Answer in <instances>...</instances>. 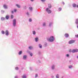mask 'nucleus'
<instances>
[{"instance_id":"36","label":"nucleus","mask_w":78,"mask_h":78,"mask_svg":"<svg viewBox=\"0 0 78 78\" xmlns=\"http://www.w3.org/2000/svg\"><path fill=\"white\" fill-rule=\"evenodd\" d=\"M29 21H30V22H31V19H29Z\"/></svg>"},{"instance_id":"39","label":"nucleus","mask_w":78,"mask_h":78,"mask_svg":"<svg viewBox=\"0 0 78 78\" xmlns=\"http://www.w3.org/2000/svg\"><path fill=\"white\" fill-rule=\"evenodd\" d=\"M51 23H50V24H49V26H50H50H51Z\"/></svg>"},{"instance_id":"31","label":"nucleus","mask_w":78,"mask_h":78,"mask_svg":"<svg viewBox=\"0 0 78 78\" xmlns=\"http://www.w3.org/2000/svg\"><path fill=\"white\" fill-rule=\"evenodd\" d=\"M75 37H78V34L77 35H75Z\"/></svg>"},{"instance_id":"28","label":"nucleus","mask_w":78,"mask_h":78,"mask_svg":"<svg viewBox=\"0 0 78 78\" xmlns=\"http://www.w3.org/2000/svg\"><path fill=\"white\" fill-rule=\"evenodd\" d=\"M33 34H36V33L35 32V31H33Z\"/></svg>"},{"instance_id":"26","label":"nucleus","mask_w":78,"mask_h":78,"mask_svg":"<svg viewBox=\"0 0 78 78\" xmlns=\"http://www.w3.org/2000/svg\"><path fill=\"white\" fill-rule=\"evenodd\" d=\"M15 69L16 70H19V68H18V67H16Z\"/></svg>"},{"instance_id":"40","label":"nucleus","mask_w":78,"mask_h":78,"mask_svg":"<svg viewBox=\"0 0 78 78\" xmlns=\"http://www.w3.org/2000/svg\"><path fill=\"white\" fill-rule=\"evenodd\" d=\"M12 13H14V12L13 11H12Z\"/></svg>"},{"instance_id":"5","label":"nucleus","mask_w":78,"mask_h":78,"mask_svg":"<svg viewBox=\"0 0 78 78\" xmlns=\"http://www.w3.org/2000/svg\"><path fill=\"white\" fill-rule=\"evenodd\" d=\"M78 50L77 49H74L72 51L73 53H75V52H78Z\"/></svg>"},{"instance_id":"37","label":"nucleus","mask_w":78,"mask_h":78,"mask_svg":"<svg viewBox=\"0 0 78 78\" xmlns=\"http://www.w3.org/2000/svg\"><path fill=\"white\" fill-rule=\"evenodd\" d=\"M37 76H38L37 74H36V76H35V77H37Z\"/></svg>"},{"instance_id":"1","label":"nucleus","mask_w":78,"mask_h":78,"mask_svg":"<svg viewBox=\"0 0 78 78\" xmlns=\"http://www.w3.org/2000/svg\"><path fill=\"white\" fill-rule=\"evenodd\" d=\"M55 40V37L53 36H52L50 37L49 39L48 40V41L49 42H53V41Z\"/></svg>"},{"instance_id":"12","label":"nucleus","mask_w":78,"mask_h":78,"mask_svg":"<svg viewBox=\"0 0 78 78\" xmlns=\"http://www.w3.org/2000/svg\"><path fill=\"white\" fill-rule=\"evenodd\" d=\"M76 23L77 25H78V19H76Z\"/></svg>"},{"instance_id":"45","label":"nucleus","mask_w":78,"mask_h":78,"mask_svg":"<svg viewBox=\"0 0 78 78\" xmlns=\"http://www.w3.org/2000/svg\"><path fill=\"white\" fill-rule=\"evenodd\" d=\"M63 5H64V4H65L63 2Z\"/></svg>"},{"instance_id":"11","label":"nucleus","mask_w":78,"mask_h":78,"mask_svg":"<svg viewBox=\"0 0 78 78\" xmlns=\"http://www.w3.org/2000/svg\"><path fill=\"white\" fill-rule=\"evenodd\" d=\"M27 55H24L23 56V59H26V58H27Z\"/></svg>"},{"instance_id":"17","label":"nucleus","mask_w":78,"mask_h":78,"mask_svg":"<svg viewBox=\"0 0 78 78\" xmlns=\"http://www.w3.org/2000/svg\"><path fill=\"white\" fill-rule=\"evenodd\" d=\"M22 78H27V76H25V75H23V76H22Z\"/></svg>"},{"instance_id":"16","label":"nucleus","mask_w":78,"mask_h":78,"mask_svg":"<svg viewBox=\"0 0 78 78\" xmlns=\"http://www.w3.org/2000/svg\"><path fill=\"white\" fill-rule=\"evenodd\" d=\"M35 41L36 42H37L38 41V38L37 37L35 38Z\"/></svg>"},{"instance_id":"9","label":"nucleus","mask_w":78,"mask_h":78,"mask_svg":"<svg viewBox=\"0 0 78 78\" xmlns=\"http://www.w3.org/2000/svg\"><path fill=\"white\" fill-rule=\"evenodd\" d=\"M1 20L2 21H3V20H5V18L3 17H2L1 18Z\"/></svg>"},{"instance_id":"15","label":"nucleus","mask_w":78,"mask_h":78,"mask_svg":"<svg viewBox=\"0 0 78 78\" xmlns=\"http://www.w3.org/2000/svg\"><path fill=\"white\" fill-rule=\"evenodd\" d=\"M5 18L7 20L8 19H9V16H6L5 17Z\"/></svg>"},{"instance_id":"22","label":"nucleus","mask_w":78,"mask_h":78,"mask_svg":"<svg viewBox=\"0 0 78 78\" xmlns=\"http://www.w3.org/2000/svg\"><path fill=\"white\" fill-rule=\"evenodd\" d=\"M13 17H14V16H13V15H11V19H13Z\"/></svg>"},{"instance_id":"27","label":"nucleus","mask_w":78,"mask_h":78,"mask_svg":"<svg viewBox=\"0 0 78 78\" xmlns=\"http://www.w3.org/2000/svg\"><path fill=\"white\" fill-rule=\"evenodd\" d=\"M43 25L44 27H45V26L46 25V24H45V23H43Z\"/></svg>"},{"instance_id":"4","label":"nucleus","mask_w":78,"mask_h":78,"mask_svg":"<svg viewBox=\"0 0 78 78\" xmlns=\"http://www.w3.org/2000/svg\"><path fill=\"white\" fill-rule=\"evenodd\" d=\"M75 42V40H70L69 41V44H73V43H74V42Z\"/></svg>"},{"instance_id":"3","label":"nucleus","mask_w":78,"mask_h":78,"mask_svg":"<svg viewBox=\"0 0 78 78\" xmlns=\"http://www.w3.org/2000/svg\"><path fill=\"white\" fill-rule=\"evenodd\" d=\"M46 11L47 12H48V14H50L51 12V10L49 9L48 8H47L46 9Z\"/></svg>"},{"instance_id":"35","label":"nucleus","mask_w":78,"mask_h":78,"mask_svg":"<svg viewBox=\"0 0 78 78\" xmlns=\"http://www.w3.org/2000/svg\"><path fill=\"white\" fill-rule=\"evenodd\" d=\"M69 52H72V50H71V49H70L69 50Z\"/></svg>"},{"instance_id":"33","label":"nucleus","mask_w":78,"mask_h":78,"mask_svg":"<svg viewBox=\"0 0 78 78\" xmlns=\"http://www.w3.org/2000/svg\"><path fill=\"white\" fill-rule=\"evenodd\" d=\"M14 12H16V11H17V10L16 9H14Z\"/></svg>"},{"instance_id":"19","label":"nucleus","mask_w":78,"mask_h":78,"mask_svg":"<svg viewBox=\"0 0 78 78\" xmlns=\"http://www.w3.org/2000/svg\"><path fill=\"white\" fill-rule=\"evenodd\" d=\"M22 51H20L19 53V54L20 55H21V54H22Z\"/></svg>"},{"instance_id":"29","label":"nucleus","mask_w":78,"mask_h":78,"mask_svg":"<svg viewBox=\"0 0 78 78\" xmlns=\"http://www.w3.org/2000/svg\"><path fill=\"white\" fill-rule=\"evenodd\" d=\"M30 56H33V53H31L30 54Z\"/></svg>"},{"instance_id":"7","label":"nucleus","mask_w":78,"mask_h":78,"mask_svg":"<svg viewBox=\"0 0 78 78\" xmlns=\"http://www.w3.org/2000/svg\"><path fill=\"white\" fill-rule=\"evenodd\" d=\"M3 7H4V8L5 9H7L8 8V6L5 4L4 5Z\"/></svg>"},{"instance_id":"41","label":"nucleus","mask_w":78,"mask_h":78,"mask_svg":"<svg viewBox=\"0 0 78 78\" xmlns=\"http://www.w3.org/2000/svg\"><path fill=\"white\" fill-rule=\"evenodd\" d=\"M27 15H28V12H27Z\"/></svg>"},{"instance_id":"8","label":"nucleus","mask_w":78,"mask_h":78,"mask_svg":"<svg viewBox=\"0 0 78 78\" xmlns=\"http://www.w3.org/2000/svg\"><path fill=\"white\" fill-rule=\"evenodd\" d=\"M65 36L66 37H69V34H65Z\"/></svg>"},{"instance_id":"20","label":"nucleus","mask_w":78,"mask_h":78,"mask_svg":"<svg viewBox=\"0 0 78 78\" xmlns=\"http://www.w3.org/2000/svg\"><path fill=\"white\" fill-rule=\"evenodd\" d=\"M29 9H30V10H32V9H33V8L31 7H29Z\"/></svg>"},{"instance_id":"18","label":"nucleus","mask_w":78,"mask_h":78,"mask_svg":"<svg viewBox=\"0 0 78 78\" xmlns=\"http://www.w3.org/2000/svg\"><path fill=\"white\" fill-rule=\"evenodd\" d=\"M29 49H33V47H32L31 46H30L29 47Z\"/></svg>"},{"instance_id":"44","label":"nucleus","mask_w":78,"mask_h":78,"mask_svg":"<svg viewBox=\"0 0 78 78\" xmlns=\"http://www.w3.org/2000/svg\"><path fill=\"white\" fill-rule=\"evenodd\" d=\"M31 1L32 2H33V0H31Z\"/></svg>"},{"instance_id":"38","label":"nucleus","mask_w":78,"mask_h":78,"mask_svg":"<svg viewBox=\"0 0 78 78\" xmlns=\"http://www.w3.org/2000/svg\"><path fill=\"white\" fill-rule=\"evenodd\" d=\"M66 56L67 57H68L69 56V54H67Z\"/></svg>"},{"instance_id":"10","label":"nucleus","mask_w":78,"mask_h":78,"mask_svg":"<svg viewBox=\"0 0 78 78\" xmlns=\"http://www.w3.org/2000/svg\"><path fill=\"white\" fill-rule=\"evenodd\" d=\"M48 7L49 8H50H50H51V5L50 4H49Z\"/></svg>"},{"instance_id":"34","label":"nucleus","mask_w":78,"mask_h":78,"mask_svg":"<svg viewBox=\"0 0 78 78\" xmlns=\"http://www.w3.org/2000/svg\"><path fill=\"white\" fill-rule=\"evenodd\" d=\"M41 2H45V0H41Z\"/></svg>"},{"instance_id":"13","label":"nucleus","mask_w":78,"mask_h":78,"mask_svg":"<svg viewBox=\"0 0 78 78\" xmlns=\"http://www.w3.org/2000/svg\"><path fill=\"white\" fill-rule=\"evenodd\" d=\"M73 6L74 8H75L76 6V4L74 3L73 4Z\"/></svg>"},{"instance_id":"32","label":"nucleus","mask_w":78,"mask_h":78,"mask_svg":"<svg viewBox=\"0 0 78 78\" xmlns=\"http://www.w3.org/2000/svg\"><path fill=\"white\" fill-rule=\"evenodd\" d=\"M55 67L54 66H52V69H54Z\"/></svg>"},{"instance_id":"42","label":"nucleus","mask_w":78,"mask_h":78,"mask_svg":"<svg viewBox=\"0 0 78 78\" xmlns=\"http://www.w3.org/2000/svg\"><path fill=\"white\" fill-rule=\"evenodd\" d=\"M76 7H77V8H78V5H76Z\"/></svg>"},{"instance_id":"6","label":"nucleus","mask_w":78,"mask_h":78,"mask_svg":"<svg viewBox=\"0 0 78 78\" xmlns=\"http://www.w3.org/2000/svg\"><path fill=\"white\" fill-rule=\"evenodd\" d=\"M5 35L6 36H8L9 35V32L8 30H6L5 32Z\"/></svg>"},{"instance_id":"21","label":"nucleus","mask_w":78,"mask_h":78,"mask_svg":"<svg viewBox=\"0 0 78 78\" xmlns=\"http://www.w3.org/2000/svg\"><path fill=\"white\" fill-rule=\"evenodd\" d=\"M62 9V8H59L58 10L59 11H61Z\"/></svg>"},{"instance_id":"2","label":"nucleus","mask_w":78,"mask_h":78,"mask_svg":"<svg viewBox=\"0 0 78 78\" xmlns=\"http://www.w3.org/2000/svg\"><path fill=\"white\" fill-rule=\"evenodd\" d=\"M16 19H14L13 20V25L14 27H15L16 26Z\"/></svg>"},{"instance_id":"30","label":"nucleus","mask_w":78,"mask_h":78,"mask_svg":"<svg viewBox=\"0 0 78 78\" xmlns=\"http://www.w3.org/2000/svg\"><path fill=\"white\" fill-rule=\"evenodd\" d=\"M72 66H69V69H70V68H72Z\"/></svg>"},{"instance_id":"43","label":"nucleus","mask_w":78,"mask_h":78,"mask_svg":"<svg viewBox=\"0 0 78 78\" xmlns=\"http://www.w3.org/2000/svg\"><path fill=\"white\" fill-rule=\"evenodd\" d=\"M15 78H17V77L16 76Z\"/></svg>"},{"instance_id":"25","label":"nucleus","mask_w":78,"mask_h":78,"mask_svg":"<svg viewBox=\"0 0 78 78\" xmlns=\"http://www.w3.org/2000/svg\"><path fill=\"white\" fill-rule=\"evenodd\" d=\"M56 77L57 78H59V75L57 74L56 76Z\"/></svg>"},{"instance_id":"14","label":"nucleus","mask_w":78,"mask_h":78,"mask_svg":"<svg viewBox=\"0 0 78 78\" xmlns=\"http://www.w3.org/2000/svg\"><path fill=\"white\" fill-rule=\"evenodd\" d=\"M16 6H17V7H18V8H20V6L19 4H16Z\"/></svg>"},{"instance_id":"23","label":"nucleus","mask_w":78,"mask_h":78,"mask_svg":"<svg viewBox=\"0 0 78 78\" xmlns=\"http://www.w3.org/2000/svg\"><path fill=\"white\" fill-rule=\"evenodd\" d=\"M2 34H5V31H3V30L2 31Z\"/></svg>"},{"instance_id":"24","label":"nucleus","mask_w":78,"mask_h":78,"mask_svg":"<svg viewBox=\"0 0 78 78\" xmlns=\"http://www.w3.org/2000/svg\"><path fill=\"white\" fill-rule=\"evenodd\" d=\"M39 47L40 48H42V45H41V44H39Z\"/></svg>"}]
</instances>
